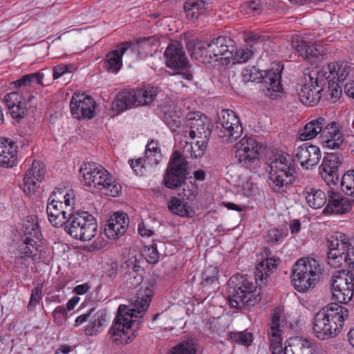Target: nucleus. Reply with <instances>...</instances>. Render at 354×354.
<instances>
[{
	"label": "nucleus",
	"instance_id": "1",
	"mask_svg": "<svg viewBox=\"0 0 354 354\" xmlns=\"http://www.w3.org/2000/svg\"><path fill=\"white\" fill-rule=\"evenodd\" d=\"M153 292L152 286L142 287L138 290L131 308L124 305L119 306L115 322L109 329L113 342L126 344L136 336L135 332L149 308Z\"/></svg>",
	"mask_w": 354,
	"mask_h": 354
},
{
	"label": "nucleus",
	"instance_id": "2",
	"mask_svg": "<svg viewBox=\"0 0 354 354\" xmlns=\"http://www.w3.org/2000/svg\"><path fill=\"white\" fill-rule=\"evenodd\" d=\"M348 317V309L331 303L321 309L313 319V333L317 339L326 340L336 337Z\"/></svg>",
	"mask_w": 354,
	"mask_h": 354
},
{
	"label": "nucleus",
	"instance_id": "3",
	"mask_svg": "<svg viewBox=\"0 0 354 354\" xmlns=\"http://www.w3.org/2000/svg\"><path fill=\"white\" fill-rule=\"evenodd\" d=\"M270 185L274 192L284 193L295 181V168L292 157L275 153L268 160Z\"/></svg>",
	"mask_w": 354,
	"mask_h": 354
},
{
	"label": "nucleus",
	"instance_id": "4",
	"mask_svg": "<svg viewBox=\"0 0 354 354\" xmlns=\"http://www.w3.org/2000/svg\"><path fill=\"white\" fill-rule=\"evenodd\" d=\"M80 172L83 185L93 187L101 191L102 194L115 197L121 190L120 185L116 183L109 172L95 162L84 164Z\"/></svg>",
	"mask_w": 354,
	"mask_h": 354
},
{
	"label": "nucleus",
	"instance_id": "5",
	"mask_svg": "<svg viewBox=\"0 0 354 354\" xmlns=\"http://www.w3.org/2000/svg\"><path fill=\"white\" fill-rule=\"evenodd\" d=\"M227 301L229 305L235 308H241L245 306H254L261 300L259 295L255 294L256 286L245 277L234 274L227 283Z\"/></svg>",
	"mask_w": 354,
	"mask_h": 354
},
{
	"label": "nucleus",
	"instance_id": "6",
	"mask_svg": "<svg viewBox=\"0 0 354 354\" xmlns=\"http://www.w3.org/2000/svg\"><path fill=\"white\" fill-rule=\"evenodd\" d=\"M321 274V266L317 260L301 258L292 268L291 282L295 290L305 292L315 286Z\"/></svg>",
	"mask_w": 354,
	"mask_h": 354
},
{
	"label": "nucleus",
	"instance_id": "7",
	"mask_svg": "<svg viewBox=\"0 0 354 354\" xmlns=\"http://www.w3.org/2000/svg\"><path fill=\"white\" fill-rule=\"evenodd\" d=\"M235 50L233 40L225 36H219L210 42L203 41L197 42L193 54L196 59L203 62L207 57L210 59L214 58L216 61L230 59L233 57Z\"/></svg>",
	"mask_w": 354,
	"mask_h": 354
},
{
	"label": "nucleus",
	"instance_id": "8",
	"mask_svg": "<svg viewBox=\"0 0 354 354\" xmlns=\"http://www.w3.org/2000/svg\"><path fill=\"white\" fill-rule=\"evenodd\" d=\"M64 229L73 238L87 241L97 234V224L95 218L89 212L77 211L68 214Z\"/></svg>",
	"mask_w": 354,
	"mask_h": 354
},
{
	"label": "nucleus",
	"instance_id": "9",
	"mask_svg": "<svg viewBox=\"0 0 354 354\" xmlns=\"http://www.w3.org/2000/svg\"><path fill=\"white\" fill-rule=\"evenodd\" d=\"M157 94L156 87L122 91L113 101L112 109L120 113L134 106L148 105Z\"/></svg>",
	"mask_w": 354,
	"mask_h": 354
},
{
	"label": "nucleus",
	"instance_id": "10",
	"mask_svg": "<svg viewBox=\"0 0 354 354\" xmlns=\"http://www.w3.org/2000/svg\"><path fill=\"white\" fill-rule=\"evenodd\" d=\"M324 73L313 69L304 73V83L297 88V95L301 102L306 106H313L320 101L324 87L326 84Z\"/></svg>",
	"mask_w": 354,
	"mask_h": 354
},
{
	"label": "nucleus",
	"instance_id": "11",
	"mask_svg": "<svg viewBox=\"0 0 354 354\" xmlns=\"http://www.w3.org/2000/svg\"><path fill=\"white\" fill-rule=\"evenodd\" d=\"M188 174V161L185 154L174 151L163 175L162 183L169 189L182 187Z\"/></svg>",
	"mask_w": 354,
	"mask_h": 354
},
{
	"label": "nucleus",
	"instance_id": "12",
	"mask_svg": "<svg viewBox=\"0 0 354 354\" xmlns=\"http://www.w3.org/2000/svg\"><path fill=\"white\" fill-rule=\"evenodd\" d=\"M328 263L335 268L340 267L343 262L349 266L351 243L342 232H335L327 238Z\"/></svg>",
	"mask_w": 354,
	"mask_h": 354
},
{
	"label": "nucleus",
	"instance_id": "13",
	"mask_svg": "<svg viewBox=\"0 0 354 354\" xmlns=\"http://www.w3.org/2000/svg\"><path fill=\"white\" fill-rule=\"evenodd\" d=\"M215 131L225 143L233 142L241 137L243 127L236 113L231 110L223 109L218 113Z\"/></svg>",
	"mask_w": 354,
	"mask_h": 354
},
{
	"label": "nucleus",
	"instance_id": "14",
	"mask_svg": "<svg viewBox=\"0 0 354 354\" xmlns=\"http://www.w3.org/2000/svg\"><path fill=\"white\" fill-rule=\"evenodd\" d=\"M164 57L165 64L168 68L178 71L172 73V75H178L185 80H192V72L189 69L187 58L180 43L178 41L171 43L166 48Z\"/></svg>",
	"mask_w": 354,
	"mask_h": 354
},
{
	"label": "nucleus",
	"instance_id": "15",
	"mask_svg": "<svg viewBox=\"0 0 354 354\" xmlns=\"http://www.w3.org/2000/svg\"><path fill=\"white\" fill-rule=\"evenodd\" d=\"M35 99L33 93L17 90L5 95L3 102L9 110L11 116L17 120L24 118L30 109Z\"/></svg>",
	"mask_w": 354,
	"mask_h": 354
},
{
	"label": "nucleus",
	"instance_id": "16",
	"mask_svg": "<svg viewBox=\"0 0 354 354\" xmlns=\"http://www.w3.org/2000/svg\"><path fill=\"white\" fill-rule=\"evenodd\" d=\"M331 291L334 299L341 304L348 303L354 292V274L351 272L338 273L331 279Z\"/></svg>",
	"mask_w": 354,
	"mask_h": 354
},
{
	"label": "nucleus",
	"instance_id": "17",
	"mask_svg": "<svg viewBox=\"0 0 354 354\" xmlns=\"http://www.w3.org/2000/svg\"><path fill=\"white\" fill-rule=\"evenodd\" d=\"M279 309H274L271 313L269 328L267 335L269 340V347L272 354H279L282 351L286 326L281 318Z\"/></svg>",
	"mask_w": 354,
	"mask_h": 354
},
{
	"label": "nucleus",
	"instance_id": "18",
	"mask_svg": "<svg viewBox=\"0 0 354 354\" xmlns=\"http://www.w3.org/2000/svg\"><path fill=\"white\" fill-rule=\"evenodd\" d=\"M62 194L59 188H56L50 196V202L46 206L48 221L55 227L64 226L71 213L64 209Z\"/></svg>",
	"mask_w": 354,
	"mask_h": 354
},
{
	"label": "nucleus",
	"instance_id": "19",
	"mask_svg": "<svg viewBox=\"0 0 354 354\" xmlns=\"http://www.w3.org/2000/svg\"><path fill=\"white\" fill-rule=\"evenodd\" d=\"M37 240L27 236L19 247V254L15 260V271L27 275L30 261L37 255L39 243Z\"/></svg>",
	"mask_w": 354,
	"mask_h": 354
},
{
	"label": "nucleus",
	"instance_id": "20",
	"mask_svg": "<svg viewBox=\"0 0 354 354\" xmlns=\"http://www.w3.org/2000/svg\"><path fill=\"white\" fill-rule=\"evenodd\" d=\"M95 102L84 93H75L70 102L71 112L77 119H91L94 116Z\"/></svg>",
	"mask_w": 354,
	"mask_h": 354
},
{
	"label": "nucleus",
	"instance_id": "21",
	"mask_svg": "<svg viewBox=\"0 0 354 354\" xmlns=\"http://www.w3.org/2000/svg\"><path fill=\"white\" fill-rule=\"evenodd\" d=\"M235 158L243 166L250 165L259 155V144L250 136H244L234 146Z\"/></svg>",
	"mask_w": 354,
	"mask_h": 354
},
{
	"label": "nucleus",
	"instance_id": "22",
	"mask_svg": "<svg viewBox=\"0 0 354 354\" xmlns=\"http://www.w3.org/2000/svg\"><path fill=\"white\" fill-rule=\"evenodd\" d=\"M283 68L280 62L273 63L271 68L263 72L261 82L266 89V95L272 99H276L282 89L281 75Z\"/></svg>",
	"mask_w": 354,
	"mask_h": 354
},
{
	"label": "nucleus",
	"instance_id": "23",
	"mask_svg": "<svg viewBox=\"0 0 354 354\" xmlns=\"http://www.w3.org/2000/svg\"><path fill=\"white\" fill-rule=\"evenodd\" d=\"M343 158L337 153H327L319 167L322 179L328 185H335L338 181V167L342 163Z\"/></svg>",
	"mask_w": 354,
	"mask_h": 354
},
{
	"label": "nucleus",
	"instance_id": "24",
	"mask_svg": "<svg viewBox=\"0 0 354 354\" xmlns=\"http://www.w3.org/2000/svg\"><path fill=\"white\" fill-rule=\"evenodd\" d=\"M295 151L296 158L300 165L306 169L316 165L322 157L319 148L309 143H304L298 146Z\"/></svg>",
	"mask_w": 354,
	"mask_h": 354
},
{
	"label": "nucleus",
	"instance_id": "25",
	"mask_svg": "<svg viewBox=\"0 0 354 354\" xmlns=\"http://www.w3.org/2000/svg\"><path fill=\"white\" fill-rule=\"evenodd\" d=\"M320 138L325 147L337 149L344 142V134L339 124L335 122H328Z\"/></svg>",
	"mask_w": 354,
	"mask_h": 354
},
{
	"label": "nucleus",
	"instance_id": "26",
	"mask_svg": "<svg viewBox=\"0 0 354 354\" xmlns=\"http://www.w3.org/2000/svg\"><path fill=\"white\" fill-rule=\"evenodd\" d=\"M129 226L126 213L116 212L110 217L104 227V234L109 239H118L124 234Z\"/></svg>",
	"mask_w": 354,
	"mask_h": 354
},
{
	"label": "nucleus",
	"instance_id": "27",
	"mask_svg": "<svg viewBox=\"0 0 354 354\" xmlns=\"http://www.w3.org/2000/svg\"><path fill=\"white\" fill-rule=\"evenodd\" d=\"M187 125L189 127V137L196 139L199 136H209L211 131L207 123V118L201 112H191L187 115Z\"/></svg>",
	"mask_w": 354,
	"mask_h": 354
},
{
	"label": "nucleus",
	"instance_id": "28",
	"mask_svg": "<svg viewBox=\"0 0 354 354\" xmlns=\"http://www.w3.org/2000/svg\"><path fill=\"white\" fill-rule=\"evenodd\" d=\"M317 71L324 73L325 82L342 83L351 73V67L347 62H332Z\"/></svg>",
	"mask_w": 354,
	"mask_h": 354
},
{
	"label": "nucleus",
	"instance_id": "29",
	"mask_svg": "<svg viewBox=\"0 0 354 354\" xmlns=\"http://www.w3.org/2000/svg\"><path fill=\"white\" fill-rule=\"evenodd\" d=\"M17 147L9 138H0V165L13 167L17 163Z\"/></svg>",
	"mask_w": 354,
	"mask_h": 354
},
{
	"label": "nucleus",
	"instance_id": "30",
	"mask_svg": "<svg viewBox=\"0 0 354 354\" xmlns=\"http://www.w3.org/2000/svg\"><path fill=\"white\" fill-rule=\"evenodd\" d=\"M131 46L132 43L130 41L123 42L118 46L117 49L106 55L104 66L107 71L115 74L120 71L122 65V57Z\"/></svg>",
	"mask_w": 354,
	"mask_h": 354
},
{
	"label": "nucleus",
	"instance_id": "31",
	"mask_svg": "<svg viewBox=\"0 0 354 354\" xmlns=\"http://www.w3.org/2000/svg\"><path fill=\"white\" fill-rule=\"evenodd\" d=\"M279 354H314L311 343L302 337H293L285 342Z\"/></svg>",
	"mask_w": 354,
	"mask_h": 354
},
{
	"label": "nucleus",
	"instance_id": "32",
	"mask_svg": "<svg viewBox=\"0 0 354 354\" xmlns=\"http://www.w3.org/2000/svg\"><path fill=\"white\" fill-rule=\"evenodd\" d=\"M44 165L37 160H34L31 167L26 172L24 178V192L27 195L34 194V187L35 182L32 181L30 176H32L36 180L41 182L44 179L45 175Z\"/></svg>",
	"mask_w": 354,
	"mask_h": 354
},
{
	"label": "nucleus",
	"instance_id": "33",
	"mask_svg": "<svg viewBox=\"0 0 354 354\" xmlns=\"http://www.w3.org/2000/svg\"><path fill=\"white\" fill-rule=\"evenodd\" d=\"M351 208L348 198L344 197L339 192H329L328 204L325 211L333 214H344Z\"/></svg>",
	"mask_w": 354,
	"mask_h": 354
},
{
	"label": "nucleus",
	"instance_id": "34",
	"mask_svg": "<svg viewBox=\"0 0 354 354\" xmlns=\"http://www.w3.org/2000/svg\"><path fill=\"white\" fill-rule=\"evenodd\" d=\"M328 121L323 117H319L308 122L299 133L301 140L315 138L318 134H322Z\"/></svg>",
	"mask_w": 354,
	"mask_h": 354
},
{
	"label": "nucleus",
	"instance_id": "35",
	"mask_svg": "<svg viewBox=\"0 0 354 354\" xmlns=\"http://www.w3.org/2000/svg\"><path fill=\"white\" fill-rule=\"evenodd\" d=\"M303 194L308 205L314 209L323 207L327 200L325 193L319 189L308 187L304 189Z\"/></svg>",
	"mask_w": 354,
	"mask_h": 354
},
{
	"label": "nucleus",
	"instance_id": "36",
	"mask_svg": "<svg viewBox=\"0 0 354 354\" xmlns=\"http://www.w3.org/2000/svg\"><path fill=\"white\" fill-rule=\"evenodd\" d=\"M277 260L274 257L267 258L256 266L254 277L256 282H263L277 268Z\"/></svg>",
	"mask_w": 354,
	"mask_h": 354
},
{
	"label": "nucleus",
	"instance_id": "37",
	"mask_svg": "<svg viewBox=\"0 0 354 354\" xmlns=\"http://www.w3.org/2000/svg\"><path fill=\"white\" fill-rule=\"evenodd\" d=\"M293 46L301 57L312 64L316 63L322 57V55L314 44L301 41L300 44Z\"/></svg>",
	"mask_w": 354,
	"mask_h": 354
},
{
	"label": "nucleus",
	"instance_id": "38",
	"mask_svg": "<svg viewBox=\"0 0 354 354\" xmlns=\"http://www.w3.org/2000/svg\"><path fill=\"white\" fill-rule=\"evenodd\" d=\"M207 5L203 1H187L184 5V9L187 19L193 21H196L207 8Z\"/></svg>",
	"mask_w": 354,
	"mask_h": 354
},
{
	"label": "nucleus",
	"instance_id": "39",
	"mask_svg": "<svg viewBox=\"0 0 354 354\" xmlns=\"http://www.w3.org/2000/svg\"><path fill=\"white\" fill-rule=\"evenodd\" d=\"M24 234L25 238L29 236L41 241V236L40 228L39 226L38 218L35 215L28 216L24 223Z\"/></svg>",
	"mask_w": 354,
	"mask_h": 354
},
{
	"label": "nucleus",
	"instance_id": "40",
	"mask_svg": "<svg viewBox=\"0 0 354 354\" xmlns=\"http://www.w3.org/2000/svg\"><path fill=\"white\" fill-rule=\"evenodd\" d=\"M44 73L41 71H39L37 73L25 75L17 81L12 82V84L15 85L17 90L24 91L22 88L30 86L33 83L44 85Z\"/></svg>",
	"mask_w": 354,
	"mask_h": 354
},
{
	"label": "nucleus",
	"instance_id": "41",
	"mask_svg": "<svg viewBox=\"0 0 354 354\" xmlns=\"http://www.w3.org/2000/svg\"><path fill=\"white\" fill-rule=\"evenodd\" d=\"M106 322V315L102 311L97 312L85 328L87 335H95L100 333Z\"/></svg>",
	"mask_w": 354,
	"mask_h": 354
},
{
	"label": "nucleus",
	"instance_id": "42",
	"mask_svg": "<svg viewBox=\"0 0 354 354\" xmlns=\"http://www.w3.org/2000/svg\"><path fill=\"white\" fill-rule=\"evenodd\" d=\"M158 41L154 37L139 38L137 40L138 50L145 56L152 55L156 50Z\"/></svg>",
	"mask_w": 354,
	"mask_h": 354
},
{
	"label": "nucleus",
	"instance_id": "43",
	"mask_svg": "<svg viewBox=\"0 0 354 354\" xmlns=\"http://www.w3.org/2000/svg\"><path fill=\"white\" fill-rule=\"evenodd\" d=\"M169 209L174 214L180 216H187L189 214V207L187 203L183 202L177 197H172L167 204Z\"/></svg>",
	"mask_w": 354,
	"mask_h": 354
},
{
	"label": "nucleus",
	"instance_id": "44",
	"mask_svg": "<svg viewBox=\"0 0 354 354\" xmlns=\"http://www.w3.org/2000/svg\"><path fill=\"white\" fill-rule=\"evenodd\" d=\"M207 136L196 137L195 142L190 143L191 157L201 158L205 153L209 141Z\"/></svg>",
	"mask_w": 354,
	"mask_h": 354
},
{
	"label": "nucleus",
	"instance_id": "45",
	"mask_svg": "<svg viewBox=\"0 0 354 354\" xmlns=\"http://www.w3.org/2000/svg\"><path fill=\"white\" fill-rule=\"evenodd\" d=\"M230 339L244 346H249L253 342V335L247 330L243 331H232L229 334Z\"/></svg>",
	"mask_w": 354,
	"mask_h": 354
},
{
	"label": "nucleus",
	"instance_id": "46",
	"mask_svg": "<svg viewBox=\"0 0 354 354\" xmlns=\"http://www.w3.org/2000/svg\"><path fill=\"white\" fill-rule=\"evenodd\" d=\"M196 348L192 339L184 340L172 348L170 354H196Z\"/></svg>",
	"mask_w": 354,
	"mask_h": 354
},
{
	"label": "nucleus",
	"instance_id": "47",
	"mask_svg": "<svg viewBox=\"0 0 354 354\" xmlns=\"http://www.w3.org/2000/svg\"><path fill=\"white\" fill-rule=\"evenodd\" d=\"M342 190L346 195L354 196V169L346 171L342 178Z\"/></svg>",
	"mask_w": 354,
	"mask_h": 354
},
{
	"label": "nucleus",
	"instance_id": "48",
	"mask_svg": "<svg viewBox=\"0 0 354 354\" xmlns=\"http://www.w3.org/2000/svg\"><path fill=\"white\" fill-rule=\"evenodd\" d=\"M218 270L217 267L209 266L206 267L202 273L203 281L201 284L203 287L216 282L218 279Z\"/></svg>",
	"mask_w": 354,
	"mask_h": 354
},
{
	"label": "nucleus",
	"instance_id": "49",
	"mask_svg": "<svg viewBox=\"0 0 354 354\" xmlns=\"http://www.w3.org/2000/svg\"><path fill=\"white\" fill-rule=\"evenodd\" d=\"M284 236L281 230L272 228L266 232L264 240L269 244H280L283 241Z\"/></svg>",
	"mask_w": 354,
	"mask_h": 354
},
{
	"label": "nucleus",
	"instance_id": "50",
	"mask_svg": "<svg viewBox=\"0 0 354 354\" xmlns=\"http://www.w3.org/2000/svg\"><path fill=\"white\" fill-rule=\"evenodd\" d=\"M182 195L189 201H194L198 194V187L195 182H184Z\"/></svg>",
	"mask_w": 354,
	"mask_h": 354
},
{
	"label": "nucleus",
	"instance_id": "51",
	"mask_svg": "<svg viewBox=\"0 0 354 354\" xmlns=\"http://www.w3.org/2000/svg\"><path fill=\"white\" fill-rule=\"evenodd\" d=\"M142 254L147 261L149 263H156L159 259V253L157 250V245L154 242L150 245L145 246Z\"/></svg>",
	"mask_w": 354,
	"mask_h": 354
},
{
	"label": "nucleus",
	"instance_id": "52",
	"mask_svg": "<svg viewBox=\"0 0 354 354\" xmlns=\"http://www.w3.org/2000/svg\"><path fill=\"white\" fill-rule=\"evenodd\" d=\"M263 71L258 70L254 66L246 68L242 72L243 80L245 82L261 80Z\"/></svg>",
	"mask_w": 354,
	"mask_h": 354
},
{
	"label": "nucleus",
	"instance_id": "53",
	"mask_svg": "<svg viewBox=\"0 0 354 354\" xmlns=\"http://www.w3.org/2000/svg\"><path fill=\"white\" fill-rule=\"evenodd\" d=\"M255 50V48L245 46V48L236 50L234 59L239 63L245 62L254 55Z\"/></svg>",
	"mask_w": 354,
	"mask_h": 354
},
{
	"label": "nucleus",
	"instance_id": "54",
	"mask_svg": "<svg viewBox=\"0 0 354 354\" xmlns=\"http://www.w3.org/2000/svg\"><path fill=\"white\" fill-rule=\"evenodd\" d=\"M42 284H38L31 292L30 299L28 304V310L29 311L35 310L37 305L39 303L42 298Z\"/></svg>",
	"mask_w": 354,
	"mask_h": 354
},
{
	"label": "nucleus",
	"instance_id": "55",
	"mask_svg": "<svg viewBox=\"0 0 354 354\" xmlns=\"http://www.w3.org/2000/svg\"><path fill=\"white\" fill-rule=\"evenodd\" d=\"M163 120L167 127L173 131H176L181 125L180 118L176 113L165 112Z\"/></svg>",
	"mask_w": 354,
	"mask_h": 354
},
{
	"label": "nucleus",
	"instance_id": "56",
	"mask_svg": "<svg viewBox=\"0 0 354 354\" xmlns=\"http://www.w3.org/2000/svg\"><path fill=\"white\" fill-rule=\"evenodd\" d=\"M74 67L72 64H59L53 67V80H57L64 75L71 73Z\"/></svg>",
	"mask_w": 354,
	"mask_h": 354
},
{
	"label": "nucleus",
	"instance_id": "57",
	"mask_svg": "<svg viewBox=\"0 0 354 354\" xmlns=\"http://www.w3.org/2000/svg\"><path fill=\"white\" fill-rule=\"evenodd\" d=\"M147 158L145 156L144 158H139L135 162L130 159L129 163L137 175L142 176L144 174L145 171V162Z\"/></svg>",
	"mask_w": 354,
	"mask_h": 354
},
{
	"label": "nucleus",
	"instance_id": "58",
	"mask_svg": "<svg viewBox=\"0 0 354 354\" xmlns=\"http://www.w3.org/2000/svg\"><path fill=\"white\" fill-rule=\"evenodd\" d=\"M68 311L64 307L59 306L53 312L54 321L58 326H62L66 321Z\"/></svg>",
	"mask_w": 354,
	"mask_h": 354
},
{
	"label": "nucleus",
	"instance_id": "59",
	"mask_svg": "<svg viewBox=\"0 0 354 354\" xmlns=\"http://www.w3.org/2000/svg\"><path fill=\"white\" fill-rule=\"evenodd\" d=\"M246 46L255 48V45H257L259 43L262 41V37L256 32H248L244 39Z\"/></svg>",
	"mask_w": 354,
	"mask_h": 354
},
{
	"label": "nucleus",
	"instance_id": "60",
	"mask_svg": "<svg viewBox=\"0 0 354 354\" xmlns=\"http://www.w3.org/2000/svg\"><path fill=\"white\" fill-rule=\"evenodd\" d=\"M106 275L110 279H114L118 273V263L116 261L110 259L104 266Z\"/></svg>",
	"mask_w": 354,
	"mask_h": 354
},
{
	"label": "nucleus",
	"instance_id": "61",
	"mask_svg": "<svg viewBox=\"0 0 354 354\" xmlns=\"http://www.w3.org/2000/svg\"><path fill=\"white\" fill-rule=\"evenodd\" d=\"M124 279L129 288H136L142 282V277L138 276L135 272L126 274Z\"/></svg>",
	"mask_w": 354,
	"mask_h": 354
},
{
	"label": "nucleus",
	"instance_id": "62",
	"mask_svg": "<svg viewBox=\"0 0 354 354\" xmlns=\"http://www.w3.org/2000/svg\"><path fill=\"white\" fill-rule=\"evenodd\" d=\"M158 142L156 140H151L146 146L145 157L149 159L151 156H155L156 154L160 153V149L158 147Z\"/></svg>",
	"mask_w": 354,
	"mask_h": 354
},
{
	"label": "nucleus",
	"instance_id": "63",
	"mask_svg": "<svg viewBox=\"0 0 354 354\" xmlns=\"http://www.w3.org/2000/svg\"><path fill=\"white\" fill-rule=\"evenodd\" d=\"M62 192L61 201L63 202L64 209H66L68 212L72 209V205L74 203V199L72 194L68 193L62 189H59Z\"/></svg>",
	"mask_w": 354,
	"mask_h": 354
},
{
	"label": "nucleus",
	"instance_id": "64",
	"mask_svg": "<svg viewBox=\"0 0 354 354\" xmlns=\"http://www.w3.org/2000/svg\"><path fill=\"white\" fill-rule=\"evenodd\" d=\"M328 89L330 91V100L333 102H335L341 95V88L339 86L338 82H328Z\"/></svg>",
	"mask_w": 354,
	"mask_h": 354
}]
</instances>
